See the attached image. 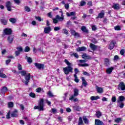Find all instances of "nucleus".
<instances>
[{
	"label": "nucleus",
	"instance_id": "4c0bfd02",
	"mask_svg": "<svg viewBox=\"0 0 125 125\" xmlns=\"http://www.w3.org/2000/svg\"><path fill=\"white\" fill-rule=\"evenodd\" d=\"M24 10L27 12H30V11H31V9L28 6H26L24 7Z\"/></svg>",
	"mask_w": 125,
	"mask_h": 125
},
{
	"label": "nucleus",
	"instance_id": "4468645a",
	"mask_svg": "<svg viewBox=\"0 0 125 125\" xmlns=\"http://www.w3.org/2000/svg\"><path fill=\"white\" fill-rule=\"evenodd\" d=\"M86 50V47L84 46L78 47L76 49V51L80 52V51H85Z\"/></svg>",
	"mask_w": 125,
	"mask_h": 125
},
{
	"label": "nucleus",
	"instance_id": "bf43d9fd",
	"mask_svg": "<svg viewBox=\"0 0 125 125\" xmlns=\"http://www.w3.org/2000/svg\"><path fill=\"white\" fill-rule=\"evenodd\" d=\"M87 5H88V6H92V1H88L87 3Z\"/></svg>",
	"mask_w": 125,
	"mask_h": 125
},
{
	"label": "nucleus",
	"instance_id": "a211bd4d",
	"mask_svg": "<svg viewBox=\"0 0 125 125\" xmlns=\"http://www.w3.org/2000/svg\"><path fill=\"white\" fill-rule=\"evenodd\" d=\"M104 15H105V12L103 10L98 14L97 18H103V17H104Z\"/></svg>",
	"mask_w": 125,
	"mask_h": 125
},
{
	"label": "nucleus",
	"instance_id": "c756f323",
	"mask_svg": "<svg viewBox=\"0 0 125 125\" xmlns=\"http://www.w3.org/2000/svg\"><path fill=\"white\" fill-rule=\"evenodd\" d=\"M113 8L114 9H120V5H119V4H115L114 5H113Z\"/></svg>",
	"mask_w": 125,
	"mask_h": 125
},
{
	"label": "nucleus",
	"instance_id": "052dcab7",
	"mask_svg": "<svg viewBox=\"0 0 125 125\" xmlns=\"http://www.w3.org/2000/svg\"><path fill=\"white\" fill-rule=\"evenodd\" d=\"M117 100V99L116 98V97H113L111 99L112 102H116Z\"/></svg>",
	"mask_w": 125,
	"mask_h": 125
},
{
	"label": "nucleus",
	"instance_id": "ea45409f",
	"mask_svg": "<svg viewBox=\"0 0 125 125\" xmlns=\"http://www.w3.org/2000/svg\"><path fill=\"white\" fill-rule=\"evenodd\" d=\"M29 96H30V97H32V98H36V94L33 92H31L29 94Z\"/></svg>",
	"mask_w": 125,
	"mask_h": 125
},
{
	"label": "nucleus",
	"instance_id": "864d4df0",
	"mask_svg": "<svg viewBox=\"0 0 125 125\" xmlns=\"http://www.w3.org/2000/svg\"><path fill=\"white\" fill-rule=\"evenodd\" d=\"M122 121V119L121 118H118L115 119L116 123H120Z\"/></svg>",
	"mask_w": 125,
	"mask_h": 125
},
{
	"label": "nucleus",
	"instance_id": "b1692460",
	"mask_svg": "<svg viewBox=\"0 0 125 125\" xmlns=\"http://www.w3.org/2000/svg\"><path fill=\"white\" fill-rule=\"evenodd\" d=\"M25 59L27 60V62L31 64L32 62H33V60H32V58L28 56L25 57Z\"/></svg>",
	"mask_w": 125,
	"mask_h": 125
},
{
	"label": "nucleus",
	"instance_id": "c03bdc74",
	"mask_svg": "<svg viewBox=\"0 0 125 125\" xmlns=\"http://www.w3.org/2000/svg\"><path fill=\"white\" fill-rule=\"evenodd\" d=\"M79 66H80L81 67H87L88 66V64L87 63H82V64H79Z\"/></svg>",
	"mask_w": 125,
	"mask_h": 125
},
{
	"label": "nucleus",
	"instance_id": "2eb2a0df",
	"mask_svg": "<svg viewBox=\"0 0 125 125\" xmlns=\"http://www.w3.org/2000/svg\"><path fill=\"white\" fill-rule=\"evenodd\" d=\"M96 89L98 93H103V88L98 87V86H96Z\"/></svg>",
	"mask_w": 125,
	"mask_h": 125
},
{
	"label": "nucleus",
	"instance_id": "f8f14e48",
	"mask_svg": "<svg viewBox=\"0 0 125 125\" xmlns=\"http://www.w3.org/2000/svg\"><path fill=\"white\" fill-rule=\"evenodd\" d=\"M115 44H116V42L115 41H112L109 44V49H110V50H112L114 47H115Z\"/></svg>",
	"mask_w": 125,
	"mask_h": 125
},
{
	"label": "nucleus",
	"instance_id": "c85d7f7f",
	"mask_svg": "<svg viewBox=\"0 0 125 125\" xmlns=\"http://www.w3.org/2000/svg\"><path fill=\"white\" fill-rule=\"evenodd\" d=\"M14 105V104H13V102H11L8 103V108H13Z\"/></svg>",
	"mask_w": 125,
	"mask_h": 125
},
{
	"label": "nucleus",
	"instance_id": "a18cd8bd",
	"mask_svg": "<svg viewBox=\"0 0 125 125\" xmlns=\"http://www.w3.org/2000/svg\"><path fill=\"white\" fill-rule=\"evenodd\" d=\"M30 51V47L29 46H26L24 48V52H29Z\"/></svg>",
	"mask_w": 125,
	"mask_h": 125
},
{
	"label": "nucleus",
	"instance_id": "9b49d317",
	"mask_svg": "<svg viewBox=\"0 0 125 125\" xmlns=\"http://www.w3.org/2000/svg\"><path fill=\"white\" fill-rule=\"evenodd\" d=\"M70 33L71 35H72V36H74V37H80V34L76 32V31L73 29H70Z\"/></svg>",
	"mask_w": 125,
	"mask_h": 125
},
{
	"label": "nucleus",
	"instance_id": "f3484780",
	"mask_svg": "<svg viewBox=\"0 0 125 125\" xmlns=\"http://www.w3.org/2000/svg\"><path fill=\"white\" fill-rule=\"evenodd\" d=\"M82 58H83V59H88V60H89V59H91V57H90V56L87 55L85 53H84L82 55Z\"/></svg>",
	"mask_w": 125,
	"mask_h": 125
},
{
	"label": "nucleus",
	"instance_id": "72a5a7b5",
	"mask_svg": "<svg viewBox=\"0 0 125 125\" xmlns=\"http://www.w3.org/2000/svg\"><path fill=\"white\" fill-rule=\"evenodd\" d=\"M104 64L106 65V66H108L109 64H110V61H109V59H104Z\"/></svg>",
	"mask_w": 125,
	"mask_h": 125
},
{
	"label": "nucleus",
	"instance_id": "cd10ccee",
	"mask_svg": "<svg viewBox=\"0 0 125 125\" xmlns=\"http://www.w3.org/2000/svg\"><path fill=\"white\" fill-rule=\"evenodd\" d=\"M9 21L10 22H11V23H13L14 24V23H16V19H14V18H11L9 20Z\"/></svg>",
	"mask_w": 125,
	"mask_h": 125
},
{
	"label": "nucleus",
	"instance_id": "603ef678",
	"mask_svg": "<svg viewBox=\"0 0 125 125\" xmlns=\"http://www.w3.org/2000/svg\"><path fill=\"white\" fill-rule=\"evenodd\" d=\"M52 112L53 113V114H55L57 113V110L55 108H52Z\"/></svg>",
	"mask_w": 125,
	"mask_h": 125
},
{
	"label": "nucleus",
	"instance_id": "69168bd1",
	"mask_svg": "<svg viewBox=\"0 0 125 125\" xmlns=\"http://www.w3.org/2000/svg\"><path fill=\"white\" fill-rule=\"evenodd\" d=\"M82 84L84 86H86V85H87V83H86V81H84L82 83Z\"/></svg>",
	"mask_w": 125,
	"mask_h": 125
},
{
	"label": "nucleus",
	"instance_id": "ddd939ff",
	"mask_svg": "<svg viewBox=\"0 0 125 125\" xmlns=\"http://www.w3.org/2000/svg\"><path fill=\"white\" fill-rule=\"evenodd\" d=\"M125 98L124 96H120L119 97L118 99L117 100V103H121V102H123V101H125Z\"/></svg>",
	"mask_w": 125,
	"mask_h": 125
},
{
	"label": "nucleus",
	"instance_id": "6e6d98bb",
	"mask_svg": "<svg viewBox=\"0 0 125 125\" xmlns=\"http://www.w3.org/2000/svg\"><path fill=\"white\" fill-rule=\"evenodd\" d=\"M15 54L16 56H19V55H20V52H19L18 51H16L15 52Z\"/></svg>",
	"mask_w": 125,
	"mask_h": 125
},
{
	"label": "nucleus",
	"instance_id": "de8ad7c7",
	"mask_svg": "<svg viewBox=\"0 0 125 125\" xmlns=\"http://www.w3.org/2000/svg\"><path fill=\"white\" fill-rule=\"evenodd\" d=\"M83 120L85 124H88V120H87V119L86 118V117H83Z\"/></svg>",
	"mask_w": 125,
	"mask_h": 125
},
{
	"label": "nucleus",
	"instance_id": "20e7f679",
	"mask_svg": "<svg viewBox=\"0 0 125 125\" xmlns=\"http://www.w3.org/2000/svg\"><path fill=\"white\" fill-rule=\"evenodd\" d=\"M25 80H26L25 82V85H28V84L31 80V74L30 73H28L27 75H26V76H25Z\"/></svg>",
	"mask_w": 125,
	"mask_h": 125
},
{
	"label": "nucleus",
	"instance_id": "338daca9",
	"mask_svg": "<svg viewBox=\"0 0 125 125\" xmlns=\"http://www.w3.org/2000/svg\"><path fill=\"white\" fill-rule=\"evenodd\" d=\"M48 16L49 17V18H52V14L51 12H50L48 13Z\"/></svg>",
	"mask_w": 125,
	"mask_h": 125
},
{
	"label": "nucleus",
	"instance_id": "0eeeda50",
	"mask_svg": "<svg viewBox=\"0 0 125 125\" xmlns=\"http://www.w3.org/2000/svg\"><path fill=\"white\" fill-rule=\"evenodd\" d=\"M118 88L119 90H125V84L124 82H121L119 85Z\"/></svg>",
	"mask_w": 125,
	"mask_h": 125
},
{
	"label": "nucleus",
	"instance_id": "8fccbe9b",
	"mask_svg": "<svg viewBox=\"0 0 125 125\" xmlns=\"http://www.w3.org/2000/svg\"><path fill=\"white\" fill-rule=\"evenodd\" d=\"M53 22L54 24H57V23H58V20L56 18L53 19Z\"/></svg>",
	"mask_w": 125,
	"mask_h": 125
},
{
	"label": "nucleus",
	"instance_id": "2f4dec72",
	"mask_svg": "<svg viewBox=\"0 0 125 125\" xmlns=\"http://www.w3.org/2000/svg\"><path fill=\"white\" fill-rule=\"evenodd\" d=\"M21 74L22 77H25L26 76V75H27V71L25 70H22L21 72Z\"/></svg>",
	"mask_w": 125,
	"mask_h": 125
},
{
	"label": "nucleus",
	"instance_id": "9d476101",
	"mask_svg": "<svg viewBox=\"0 0 125 125\" xmlns=\"http://www.w3.org/2000/svg\"><path fill=\"white\" fill-rule=\"evenodd\" d=\"M14 39V36L13 35H10L8 37L7 41H8L9 43H12Z\"/></svg>",
	"mask_w": 125,
	"mask_h": 125
},
{
	"label": "nucleus",
	"instance_id": "bb28decb",
	"mask_svg": "<svg viewBox=\"0 0 125 125\" xmlns=\"http://www.w3.org/2000/svg\"><path fill=\"white\" fill-rule=\"evenodd\" d=\"M81 30L83 32H84V33H87L88 32V30L86 29V27H85L84 26H83L81 27Z\"/></svg>",
	"mask_w": 125,
	"mask_h": 125
},
{
	"label": "nucleus",
	"instance_id": "5fc2aeb1",
	"mask_svg": "<svg viewBox=\"0 0 125 125\" xmlns=\"http://www.w3.org/2000/svg\"><path fill=\"white\" fill-rule=\"evenodd\" d=\"M54 31H59L60 30V27L59 26H56L54 28Z\"/></svg>",
	"mask_w": 125,
	"mask_h": 125
},
{
	"label": "nucleus",
	"instance_id": "39448f33",
	"mask_svg": "<svg viewBox=\"0 0 125 125\" xmlns=\"http://www.w3.org/2000/svg\"><path fill=\"white\" fill-rule=\"evenodd\" d=\"M4 35H9L12 34V30L10 28H6L3 30Z\"/></svg>",
	"mask_w": 125,
	"mask_h": 125
},
{
	"label": "nucleus",
	"instance_id": "e433bc0d",
	"mask_svg": "<svg viewBox=\"0 0 125 125\" xmlns=\"http://www.w3.org/2000/svg\"><path fill=\"white\" fill-rule=\"evenodd\" d=\"M85 4H86V2H85V1H83V0H82L80 2V6H83L85 5Z\"/></svg>",
	"mask_w": 125,
	"mask_h": 125
},
{
	"label": "nucleus",
	"instance_id": "f257e3e1",
	"mask_svg": "<svg viewBox=\"0 0 125 125\" xmlns=\"http://www.w3.org/2000/svg\"><path fill=\"white\" fill-rule=\"evenodd\" d=\"M64 62L68 66L66 67H64L63 71L65 75H68L69 73H72V72H73V67L71 66V64L67 60L65 59Z\"/></svg>",
	"mask_w": 125,
	"mask_h": 125
},
{
	"label": "nucleus",
	"instance_id": "473e14b6",
	"mask_svg": "<svg viewBox=\"0 0 125 125\" xmlns=\"http://www.w3.org/2000/svg\"><path fill=\"white\" fill-rule=\"evenodd\" d=\"M62 32L63 34H65V35H68L69 34V32L68 31V30L66 28H63L62 29Z\"/></svg>",
	"mask_w": 125,
	"mask_h": 125
},
{
	"label": "nucleus",
	"instance_id": "0e129e2a",
	"mask_svg": "<svg viewBox=\"0 0 125 125\" xmlns=\"http://www.w3.org/2000/svg\"><path fill=\"white\" fill-rule=\"evenodd\" d=\"M64 7L65 9H69V4L66 3L64 4Z\"/></svg>",
	"mask_w": 125,
	"mask_h": 125
},
{
	"label": "nucleus",
	"instance_id": "c9c22d12",
	"mask_svg": "<svg viewBox=\"0 0 125 125\" xmlns=\"http://www.w3.org/2000/svg\"><path fill=\"white\" fill-rule=\"evenodd\" d=\"M71 56H74L76 58H78L79 57V55L77 53H71Z\"/></svg>",
	"mask_w": 125,
	"mask_h": 125
},
{
	"label": "nucleus",
	"instance_id": "412c9836",
	"mask_svg": "<svg viewBox=\"0 0 125 125\" xmlns=\"http://www.w3.org/2000/svg\"><path fill=\"white\" fill-rule=\"evenodd\" d=\"M66 15L68 16V17H70L71 16H76V12H71L70 13L67 12Z\"/></svg>",
	"mask_w": 125,
	"mask_h": 125
},
{
	"label": "nucleus",
	"instance_id": "4d7b16f0",
	"mask_svg": "<svg viewBox=\"0 0 125 125\" xmlns=\"http://www.w3.org/2000/svg\"><path fill=\"white\" fill-rule=\"evenodd\" d=\"M0 78H6V75L3 73H1V74H0Z\"/></svg>",
	"mask_w": 125,
	"mask_h": 125
},
{
	"label": "nucleus",
	"instance_id": "1a4fd4ad",
	"mask_svg": "<svg viewBox=\"0 0 125 125\" xmlns=\"http://www.w3.org/2000/svg\"><path fill=\"white\" fill-rule=\"evenodd\" d=\"M60 13H61V17L59 16V15H57L56 16V19L59 20V21H63L64 20V16H63V12L62 11H60Z\"/></svg>",
	"mask_w": 125,
	"mask_h": 125
},
{
	"label": "nucleus",
	"instance_id": "680f3d73",
	"mask_svg": "<svg viewBox=\"0 0 125 125\" xmlns=\"http://www.w3.org/2000/svg\"><path fill=\"white\" fill-rule=\"evenodd\" d=\"M92 30L93 31H95V30H96V29H97V27H96V26L95 25H92Z\"/></svg>",
	"mask_w": 125,
	"mask_h": 125
},
{
	"label": "nucleus",
	"instance_id": "79ce46f5",
	"mask_svg": "<svg viewBox=\"0 0 125 125\" xmlns=\"http://www.w3.org/2000/svg\"><path fill=\"white\" fill-rule=\"evenodd\" d=\"M17 49L19 52H22L23 51V48L21 46L17 47Z\"/></svg>",
	"mask_w": 125,
	"mask_h": 125
},
{
	"label": "nucleus",
	"instance_id": "f704fd0d",
	"mask_svg": "<svg viewBox=\"0 0 125 125\" xmlns=\"http://www.w3.org/2000/svg\"><path fill=\"white\" fill-rule=\"evenodd\" d=\"M121 26H119V25H117L116 26L114 27V30H115V31H121Z\"/></svg>",
	"mask_w": 125,
	"mask_h": 125
},
{
	"label": "nucleus",
	"instance_id": "dca6fc26",
	"mask_svg": "<svg viewBox=\"0 0 125 125\" xmlns=\"http://www.w3.org/2000/svg\"><path fill=\"white\" fill-rule=\"evenodd\" d=\"M0 21L1 22V23L2 25H7V20L5 19H0Z\"/></svg>",
	"mask_w": 125,
	"mask_h": 125
},
{
	"label": "nucleus",
	"instance_id": "393cba45",
	"mask_svg": "<svg viewBox=\"0 0 125 125\" xmlns=\"http://www.w3.org/2000/svg\"><path fill=\"white\" fill-rule=\"evenodd\" d=\"M8 89H7V87L4 86L1 89V93H4L5 92H6Z\"/></svg>",
	"mask_w": 125,
	"mask_h": 125
},
{
	"label": "nucleus",
	"instance_id": "09e8293b",
	"mask_svg": "<svg viewBox=\"0 0 125 125\" xmlns=\"http://www.w3.org/2000/svg\"><path fill=\"white\" fill-rule=\"evenodd\" d=\"M18 69L20 71H22V65H21V64L20 63L18 64Z\"/></svg>",
	"mask_w": 125,
	"mask_h": 125
},
{
	"label": "nucleus",
	"instance_id": "7ed1b4c3",
	"mask_svg": "<svg viewBox=\"0 0 125 125\" xmlns=\"http://www.w3.org/2000/svg\"><path fill=\"white\" fill-rule=\"evenodd\" d=\"M78 95H79V89L75 88L74 89V95H71L69 97V100H70V101H74V102H78L79 99L77 98H75L77 97Z\"/></svg>",
	"mask_w": 125,
	"mask_h": 125
},
{
	"label": "nucleus",
	"instance_id": "13d9d810",
	"mask_svg": "<svg viewBox=\"0 0 125 125\" xmlns=\"http://www.w3.org/2000/svg\"><path fill=\"white\" fill-rule=\"evenodd\" d=\"M36 92H41L42 91V88L39 87L36 89Z\"/></svg>",
	"mask_w": 125,
	"mask_h": 125
},
{
	"label": "nucleus",
	"instance_id": "4be33fe9",
	"mask_svg": "<svg viewBox=\"0 0 125 125\" xmlns=\"http://www.w3.org/2000/svg\"><path fill=\"white\" fill-rule=\"evenodd\" d=\"M17 110H15L11 114V117H12V118H14L15 117H17Z\"/></svg>",
	"mask_w": 125,
	"mask_h": 125
},
{
	"label": "nucleus",
	"instance_id": "58836bf2",
	"mask_svg": "<svg viewBox=\"0 0 125 125\" xmlns=\"http://www.w3.org/2000/svg\"><path fill=\"white\" fill-rule=\"evenodd\" d=\"M83 118H82V117H80L79 120L78 125H83Z\"/></svg>",
	"mask_w": 125,
	"mask_h": 125
},
{
	"label": "nucleus",
	"instance_id": "49530a36",
	"mask_svg": "<svg viewBox=\"0 0 125 125\" xmlns=\"http://www.w3.org/2000/svg\"><path fill=\"white\" fill-rule=\"evenodd\" d=\"M74 78H75L74 79V81L76 83H79V79H78V77H77V75L76 74H74Z\"/></svg>",
	"mask_w": 125,
	"mask_h": 125
},
{
	"label": "nucleus",
	"instance_id": "7c9ffc66",
	"mask_svg": "<svg viewBox=\"0 0 125 125\" xmlns=\"http://www.w3.org/2000/svg\"><path fill=\"white\" fill-rule=\"evenodd\" d=\"M47 94L49 97H54V95H53V93H52L51 91H49L47 93Z\"/></svg>",
	"mask_w": 125,
	"mask_h": 125
},
{
	"label": "nucleus",
	"instance_id": "3c124183",
	"mask_svg": "<svg viewBox=\"0 0 125 125\" xmlns=\"http://www.w3.org/2000/svg\"><path fill=\"white\" fill-rule=\"evenodd\" d=\"M35 19H36V20H38V21H39V22H41V21H42V18H41L40 17H35Z\"/></svg>",
	"mask_w": 125,
	"mask_h": 125
},
{
	"label": "nucleus",
	"instance_id": "423d86ee",
	"mask_svg": "<svg viewBox=\"0 0 125 125\" xmlns=\"http://www.w3.org/2000/svg\"><path fill=\"white\" fill-rule=\"evenodd\" d=\"M34 65L37 69H39V70H42V69H44V64L36 62L34 63Z\"/></svg>",
	"mask_w": 125,
	"mask_h": 125
},
{
	"label": "nucleus",
	"instance_id": "5701e85b",
	"mask_svg": "<svg viewBox=\"0 0 125 125\" xmlns=\"http://www.w3.org/2000/svg\"><path fill=\"white\" fill-rule=\"evenodd\" d=\"M90 47L91 49L94 51V50H96V48H97V46L94 45V44L90 43Z\"/></svg>",
	"mask_w": 125,
	"mask_h": 125
},
{
	"label": "nucleus",
	"instance_id": "f03ea898",
	"mask_svg": "<svg viewBox=\"0 0 125 125\" xmlns=\"http://www.w3.org/2000/svg\"><path fill=\"white\" fill-rule=\"evenodd\" d=\"M43 99H41L38 103V105H36L34 107V110H38L39 111H43V107H44V104L43 103Z\"/></svg>",
	"mask_w": 125,
	"mask_h": 125
},
{
	"label": "nucleus",
	"instance_id": "37998d69",
	"mask_svg": "<svg viewBox=\"0 0 125 125\" xmlns=\"http://www.w3.org/2000/svg\"><path fill=\"white\" fill-rule=\"evenodd\" d=\"M119 104V107L120 108H121V109H123V108H124V106H125V104H124V103L123 102H120V103Z\"/></svg>",
	"mask_w": 125,
	"mask_h": 125
},
{
	"label": "nucleus",
	"instance_id": "6ab92c4d",
	"mask_svg": "<svg viewBox=\"0 0 125 125\" xmlns=\"http://www.w3.org/2000/svg\"><path fill=\"white\" fill-rule=\"evenodd\" d=\"M114 70V67H109L107 69H106V73L108 74V75H110Z\"/></svg>",
	"mask_w": 125,
	"mask_h": 125
},
{
	"label": "nucleus",
	"instance_id": "e2e57ef3",
	"mask_svg": "<svg viewBox=\"0 0 125 125\" xmlns=\"http://www.w3.org/2000/svg\"><path fill=\"white\" fill-rule=\"evenodd\" d=\"M120 54L121 55H125V49H122L120 51Z\"/></svg>",
	"mask_w": 125,
	"mask_h": 125
},
{
	"label": "nucleus",
	"instance_id": "aec40b11",
	"mask_svg": "<svg viewBox=\"0 0 125 125\" xmlns=\"http://www.w3.org/2000/svg\"><path fill=\"white\" fill-rule=\"evenodd\" d=\"M95 123L96 125H103V122L98 119H96Z\"/></svg>",
	"mask_w": 125,
	"mask_h": 125
},
{
	"label": "nucleus",
	"instance_id": "6e6552de",
	"mask_svg": "<svg viewBox=\"0 0 125 125\" xmlns=\"http://www.w3.org/2000/svg\"><path fill=\"white\" fill-rule=\"evenodd\" d=\"M11 5L12 4L10 1H8L6 2L5 6L7 7V10H8V11H11Z\"/></svg>",
	"mask_w": 125,
	"mask_h": 125
},
{
	"label": "nucleus",
	"instance_id": "a878e982",
	"mask_svg": "<svg viewBox=\"0 0 125 125\" xmlns=\"http://www.w3.org/2000/svg\"><path fill=\"white\" fill-rule=\"evenodd\" d=\"M100 97L98 96H91L90 97V99L91 100H92V101H94V100H97V99H99Z\"/></svg>",
	"mask_w": 125,
	"mask_h": 125
},
{
	"label": "nucleus",
	"instance_id": "a19ab883",
	"mask_svg": "<svg viewBox=\"0 0 125 125\" xmlns=\"http://www.w3.org/2000/svg\"><path fill=\"white\" fill-rule=\"evenodd\" d=\"M96 115V116L97 117V118H100L102 114H101V112L97 111Z\"/></svg>",
	"mask_w": 125,
	"mask_h": 125
},
{
	"label": "nucleus",
	"instance_id": "774afa93",
	"mask_svg": "<svg viewBox=\"0 0 125 125\" xmlns=\"http://www.w3.org/2000/svg\"><path fill=\"white\" fill-rule=\"evenodd\" d=\"M114 60H119V56H118V55L115 56Z\"/></svg>",
	"mask_w": 125,
	"mask_h": 125
}]
</instances>
